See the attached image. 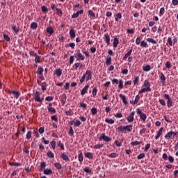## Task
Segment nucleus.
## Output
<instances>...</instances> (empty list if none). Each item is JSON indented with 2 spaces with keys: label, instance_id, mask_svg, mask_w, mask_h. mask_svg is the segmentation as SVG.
Returning a JSON list of instances; mask_svg holds the SVG:
<instances>
[{
  "label": "nucleus",
  "instance_id": "f257e3e1",
  "mask_svg": "<svg viewBox=\"0 0 178 178\" xmlns=\"http://www.w3.org/2000/svg\"><path fill=\"white\" fill-rule=\"evenodd\" d=\"M92 79V70H86V73L83 74L82 77L80 79V84H83L84 81H90V80Z\"/></svg>",
  "mask_w": 178,
  "mask_h": 178
},
{
  "label": "nucleus",
  "instance_id": "f03ea898",
  "mask_svg": "<svg viewBox=\"0 0 178 178\" xmlns=\"http://www.w3.org/2000/svg\"><path fill=\"white\" fill-rule=\"evenodd\" d=\"M143 87L145 88H143L139 90L138 94H143V92H151V83H149L148 80H145Z\"/></svg>",
  "mask_w": 178,
  "mask_h": 178
},
{
  "label": "nucleus",
  "instance_id": "7ed1b4c3",
  "mask_svg": "<svg viewBox=\"0 0 178 178\" xmlns=\"http://www.w3.org/2000/svg\"><path fill=\"white\" fill-rule=\"evenodd\" d=\"M36 73H37L38 77V79H40V80H45V78L44 77V75L42 74L44 73V68L42 67H39L38 68Z\"/></svg>",
  "mask_w": 178,
  "mask_h": 178
},
{
  "label": "nucleus",
  "instance_id": "20e7f679",
  "mask_svg": "<svg viewBox=\"0 0 178 178\" xmlns=\"http://www.w3.org/2000/svg\"><path fill=\"white\" fill-rule=\"evenodd\" d=\"M34 99L36 102H39L40 104L42 103V101H44V98H41V93L38 91L35 92Z\"/></svg>",
  "mask_w": 178,
  "mask_h": 178
},
{
  "label": "nucleus",
  "instance_id": "39448f33",
  "mask_svg": "<svg viewBox=\"0 0 178 178\" xmlns=\"http://www.w3.org/2000/svg\"><path fill=\"white\" fill-rule=\"evenodd\" d=\"M99 141H106V143H109V141H112V138L109 137V136H106V135L105 134V133L102 134L99 138Z\"/></svg>",
  "mask_w": 178,
  "mask_h": 178
},
{
  "label": "nucleus",
  "instance_id": "423d86ee",
  "mask_svg": "<svg viewBox=\"0 0 178 178\" xmlns=\"http://www.w3.org/2000/svg\"><path fill=\"white\" fill-rule=\"evenodd\" d=\"M74 55L77 60H84L86 59L84 55L80 52V49H78Z\"/></svg>",
  "mask_w": 178,
  "mask_h": 178
},
{
  "label": "nucleus",
  "instance_id": "0eeeda50",
  "mask_svg": "<svg viewBox=\"0 0 178 178\" xmlns=\"http://www.w3.org/2000/svg\"><path fill=\"white\" fill-rule=\"evenodd\" d=\"M163 97L165 99H168L167 101V106L168 108H170L173 105V102L172 101V99L170 98V95L168 94H164Z\"/></svg>",
  "mask_w": 178,
  "mask_h": 178
},
{
  "label": "nucleus",
  "instance_id": "6e6552de",
  "mask_svg": "<svg viewBox=\"0 0 178 178\" xmlns=\"http://www.w3.org/2000/svg\"><path fill=\"white\" fill-rule=\"evenodd\" d=\"M136 112L138 115H140V118L143 122H145V120H147V115L143 113V111L141 109H140L139 108H137Z\"/></svg>",
  "mask_w": 178,
  "mask_h": 178
},
{
  "label": "nucleus",
  "instance_id": "1a4fd4ad",
  "mask_svg": "<svg viewBox=\"0 0 178 178\" xmlns=\"http://www.w3.org/2000/svg\"><path fill=\"white\" fill-rule=\"evenodd\" d=\"M136 115L135 111H132L130 115L127 118V120L128 123H131L132 122H134V115Z\"/></svg>",
  "mask_w": 178,
  "mask_h": 178
},
{
  "label": "nucleus",
  "instance_id": "9d476101",
  "mask_svg": "<svg viewBox=\"0 0 178 178\" xmlns=\"http://www.w3.org/2000/svg\"><path fill=\"white\" fill-rule=\"evenodd\" d=\"M11 29L15 34H18L20 31V27L19 26V25L17 26L16 24H12Z\"/></svg>",
  "mask_w": 178,
  "mask_h": 178
},
{
  "label": "nucleus",
  "instance_id": "9b49d317",
  "mask_svg": "<svg viewBox=\"0 0 178 178\" xmlns=\"http://www.w3.org/2000/svg\"><path fill=\"white\" fill-rule=\"evenodd\" d=\"M54 76H56V77L59 78L62 76V69L57 68L54 71Z\"/></svg>",
  "mask_w": 178,
  "mask_h": 178
},
{
  "label": "nucleus",
  "instance_id": "f8f14e48",
  "mask_svg": "<svg viewBox=\"0 0 178 178\" xmlns=\"http://www.w3.org/2000/svg\"><path fill=\"white\" fill-rule=\"evenodd\" d=\"M104 38L107 45H111V36L109 35V34L105 33L104 35Z\"/></svg>",
  "mask_w": 178,
  "mask_h": 178
},
{
  "label": "nucleus",
  "instance_id": "ddd939ff",
  "mask_svg": "<svg viewBox=\"0 0 178 178\" xmlns=\"http://www.w3.org/2000/svg\"><path fill=\"white\" fill-rule=\"evenodd\" d=\"M83 13H84V10H80L72 15V19H77V17H79V15H83Z\"/></svg>",
  "mask_w": 178,
  "mask_h": 178
},
{
  "label": "nucleus",
  "instance_id": "4468645a",
  "mask_svg": "<svg viewBox=\"0 0 178 178\" xmlns=\"http://www.w3.org/2000/svg\"><path fill=\"white\" fill-rule=\"evenodd\" d=\"M165 140H170V138L173 139V131H170L165 135Z\"/></svg>",
  "mask_w": 178,
  "mask_h": 178
},
{
  "label": "nucleus",
  "instance_id": "2eb2a0df",
  "mask_svg": "<svg viewBox=\"0 0 178 178\" xmlns=\"http://www.w3.org/2000/svg\"><path fill=\"white\" fill-rule=\"evenodd\" d=\"M159 79L162 84H165L166 83V76H165V74L163 72L160 74Z\"/></svg>",
  "mask_w": 178,
  "mask_h": 178
},
{
  "label": "nucleus",
  "instance_id": "dca6fc26",
  "mask_svg": "<svg viewBox=\"0 0 178 178\" xmlns=\"http://www.w3.org/2000/svg\"><path fill=\"white\" fill-rule=\"evenodd\" d=\"M46 31L47 33H48V34H50V35H52V34L55 33V29H54V28L51 26H49L47 28Z\"/></svg>",
  "mask_w": 178,
  "mask_h": 178
},
{
  "label": "nucleus",
  "instance_id": "f3484780",
  "mask_svg": "<svg viewBox=\"0 0 178 178\" xmlns=\"http://www.w3.org/2000/svg\"><path fill=\"white\" fill-rule=\"evenodd\" d=\"M60 158H62L65 162L70 161V159H69V156L65 153H61Z\"/></svg>",
  "mask_w": 178,
  "mask_h": 178
},
{
  "label": "nucleus",
  "instance_id": "a211bd4d",
  "mask_svg": "<svg viewBox=\"0 0 178 178\" xmlns=\"http://www.w3.org/2000/svg\"><path fill=\"white\" fill-rule=\"evenodd\" d=\"M90 88V86L86 85L81 91V95L84 96L87 93V90Z\"/></svg>",
  "mask_w": 178,
  "mask_h": 178
},
{
  "label": "nucleus",
  "instance_id": "6ab92c4d",
  "mask_svg": "<svg viewBox=\"0 0 178 178\" xmlns=\"http://www.w3.org/2000/svg\"><path fill=\"white\" fill-rule=\"evenodd\" d=\"M118 45H119V38H114L113 42V48H118Z\"/></svg>",
  "mask_w": 178,
  "mask_h": 178
},
{
  "label": "nucleus",
  "instance_id": "aec40b11",
  "mask_svg": "<svg viewBox=\"0 0 178 178\" xmlns=\"http://www.w3.org/2000/svg\"><path fill=\"white\" fill-rule=\"evenodd\" d=\"M70 38H76V31L73 28H71L70 30Z\"/></svg>",
  "mask_w": 178,
  "mask_h": 178
},
{
  "label": "nucleus",
  "instance_id": "412c9836",
  "mask_svg": "<svg viewBox=\"0 0 178 178\" xmlns=\"http://www.w3.org/2000/svg\"><path fill=\"white\" fill-rule=\"evenodd\" d=\"M146 40L147 41V42H150L151 44H158V39L154 40V38H148L146 39Z\"/></svg>",
  "mask_w": 178,
  "mask_h": 178
},
{
  "label": "nucleus",
  "instance_id": "4be33fe9",
  "mask_svg": "<svg viewBox=\"0 0 178 178\" xmlns=\"http://www.w3.org/2000/svg\"><path fill=\"white\" fill-rule=\"evenodd\" d=\"M120 98H121V99L122 100V102L124 105H127V104H129V102H127V100L126 99V96L123 94H120L119 95Z\"/></svg>",
  "mask_w": 178,
  "mask_h": 178
},
{
  "label": "nucleus",
  "instance_id": "5701e85b",
  "mask_svg": "<svg viewBox=\"0 0 178 178\" xmlns=\"http://www.w3.org/2000/svg\"><path fill=\"white\" fill-rule=\"evenodd\" d=\"M66 99H67V96L66 95V94L63 93L61 95V104H62V105H65V104H66Z\"/></svg>",
  "mask_w": 178,
  "mask_h": 178
},
{
  "label": "nucleus",
  "instance_id": "b1692460",
  "mask_svg": "<svg viewBox=\"0 0 178 178\" xmlns=\"http://www.w3.org/2000/svg\"><path fill=\"white\" fill-rule=\"evenodd\" d=\"M163 131V127H161L159 129V130L157 131V134L155 136V140H158L161 136H162V132Z\"/></svg>",
  "mask_w": 178,
  "mask_h": 178
},
{
  "label": "nucleus",
  "instance_id": "393cba45",
  "mask_svg": "<svg viewBox=\"0 0 178 178\" xmlns=\"http://www.w3.org/2000/svg\"><path fill=\"white\" fill-rule=\"evenodd\" d=\"M124 131H133V125L130 124V125H126L124 126Z\"/></svg>",
  "mask_w": 178,
  "mask_h": 178
},
{
  "label": "nucleus",
  "instance_id": "a878e982",
  "mask_svg": "<svg viewBox=\"0 0 178 178\" xmlns=\"http://www.w3.org/2000/svg\"><path fill=\"white\" fill-rule=\"evenodd\" d=\"M84 156L88 158V159H92L94 158V154L91 152H86L84 154Z\"/></svg>",
  "mask_w": 178,
  "mask_h": 178
},
{
  "label": "nucleus",
  "instance_id": "bb28decb",
  "mask_svg": "<svg viewBox=\"0 0 178 178\" xmlns=\"http://www.w3.org/2000/svg\"><path fill=\"white\" fill-rule=\"evenodd\" d=\"M41 90L42 91H47V88L48 87V85L47 84V82L44 81L41 83Z\"/></svg>",
  "mask_w": 178,
  "mask_h": 178
},
{
  "label": "nucleus",
  "instance_id": "cd10ccee",
  "mask_svg": "<svg viewBox=\"0 0 178 178\" xmlns=\"http://www.w3.org/2000/svg\"><path fill=\"white\" fill-rule=\"evenodd\" d=\"M90 113H91V115L92 116H95V115H97L98 113V110L97 109V108L95 107H92L91 109H90Z\"/></svg>",
  "mask_w": 178,
  "mask_h": 178
},
{
  "label": "nucleus",
  "instance_id": "c85d7f7f",
  "mask_svg": "<svg viewBox=\"0 0 178 178\" xmlns=\"http://www.w3.org/2000/svg\"><path fill=\"white\" fill-rule=\"evenodd\" d=\"M11 92L15 95L14 97L16 99H19V97H20V92L19 91L13 90Z\"/></svg>",
  "mask_w": 178,
  "mask_h": 178
},
{
  "label": "nucleus",
  "instance_id": "c756f323",
  "mask_svg": "<svg viewBox=\"0 0 178 178\" xmlns=\"http://www.w3.org/2000/svg\"><path fill=\"white\" fill-rule=\"evenodd\" d=\"M52 173L54 172H52V170L51 168L49 169L47 168L44 170V174L47 175V176L49 175H52Z\"/></svg>",
  "mask_w": 178,
  "mask_h": 178
},
{
  "label": "nucleus",
  "instance_id": "7c9ffc66",
  "mask_svg": "<svg viewBox=\"0 0 178 178\" xmlns=\"http://www.w3.org/2000/svg\"><path fill=\"white\" fill-rule=\"evenodd\" d=\"M106 65H107V66L112 65V57L109 56L107 57V59L106 60Z\"/></svg>",
  "mask_w": 178,
  "mask_h": 178
},
{
  "label": "nucleus",
  "instance_id": "2f4dec72",
  "mask_svg": "<svg viewBox=\"0 0 178 178\" xmlns=\"http://www.w3.org/2000/svg\"><path fill=\"white\" fill-rule=\"evenodd\" d=\"M57 145H58V147H60V149H61L62 151H63V150L65 149V145H63V143H62V141L58 140V141L57 142Z\"/></svg>",
  "mask_w": 178,
  "mask_h": 178
},
{
  "label": "nucleus",
  "instance_id": "473e14b6",
  "mask_svg": "<svg viewBox=\"0 0 178 178\" xmlns=\"http://www.w3.org/2000/svg\"><path fill=\"white\" fill-rule=\"evenodd\" d=\"M139 83H140V76H135L134 80V86H138Z\"/></svg>",
  "mask_w": 178,
  "mask_h": 178
},
{
  "label": "nucleus",
  "instance_id": "72a5a7b5",
  "mask_svg": "<svg viewBox=\"0 0 178 178\" xmlns=\"http://www.w3.org/2000/svg\"><path fill=\"white\" fill-rule=\"evenodd\" d=\"M120 19H122V13H118L115 15V22H118Z\"/></svg>",
  "mask_w": 178,
  "mask_h": 178
},
{
  "label": "nucleus",
  "instance_id": "f704fd0d",
  "mask_svg": "<svg viewBox=\"0 0 178 178\" xmlns=\"http://www.w3.org/2000/svg\"><path fill=\"white\" fill-rule=\"evenodd\" d=\"M164 14H165V7H161L159 10V15L160 17H162L163 16Z\"/></svg>",
  "mask_w": 178,
  "mask_h": 178
},
{
  "label": "nucleus",
  "instance_id": "c9c22d12",
  "mask_svg": "<svg viewBox=\"0 0 178 178\" xmlns=\"http://www.w3.org/2000/svg\"><path fill=\"white\" fill-rule=\"evenodd\" d=\"M37 27H38V24L36 22L31 23V29H32V30H37Z\"/></svg>",
  "mask_w": 178,
  "mask_h": 178
},
{
  "label": "nucleus",
  "instance_id": "e433bc0d",
  "mask_svg": "<svg viewBox=\"0 0 178 178\" xmlns=\"http://www.w3.org/2000/svg\"><path fill=\"white\" fill-rule=\"evenodd\" d=\"M78 159L79 161L80 162V163H81V162H83V159H84V156H83V153L80 152L79 156H78Z\"/></svg>",
  "mask_w": 178,
  "mask_h": 178
},
{
  "label": "nucleus",
  "instance_id": "4c0bfd02",
  "mask_svg": "<svg viewBox=\"0 0 178 178\" xmlns=\"http://www.w3.org/2000/svg\"><path fill=\"white\" fill-rule=\"evenodd\" d=\"M168 42L170 45V47H173V40H172V36H169L168 38Z\"/></svg>",
  "mask_w": 178,
  "mask_h": 178
},
{
  "label": "nucleus",
  "instance_id": "58836bf2",
  "mask_svg": "<svg viewBox=\"0 0 178 178\" xmlns=\"http://www.w3.org/2000/svg\"><path fill=\"white\" fill-rule=\"evenodd\" d=\"M143 70L144 72H149L151 70V65H147L143 67Z\"/></svg>",
  "mask_w": 178,
  "mask_h": 178
},
{
  "label": "nucleus",
  "instance_id": "ea45409f",
  "mask_svg": "<svg viewBox=\"0 0 178 178\" xmlns=\"http://www.w3.org/2000/svg\"><path fill=\"white\" fill-rule=\"evenodd\" d=\"M9 165L10 166H22V164H20V163H16V162H10Z\"/></svg>",
  "mask_w": 178,
  "mask_h": 178
},
{
  "label": "nucleus",
  "instance_id": "a19ab883",
  "mask_svg": "<svg viewBox=\"0 0 178 178\" xmlns=\"http://www.w3.org/2000/svg\"><path fill=\"white\" fill-rule=\"evenodd\" d=\"M54 166L58 170H60V169H62V165L60 163H54Z\"/></svg>",
  "mask_w": 178,
  "mask_h": 178
},
{
  "label": "nucleus",
  "instance_id": "79ce46f5",
  "mask_svg": "<svg viewBox=\"0 0 178 178\" xmlns=\"http://www.w3.org/2000/svg\"><path fill=\"white\" fill-rule=\"evenodd\" d=\"M47 156H48L49 158H55V155L54 154V153H53L52 151H51V150H49V151L47 152Z\"/></svg>",
  "mask_w": 178,
  "mask_h": 178
},
{
  "label": "nucleus",
  "instance_id": "37998d69",
  "mask_svg": "<svg viewBox=\"0 0 178 178\" xmlns=\"http://www.w3.org/2000/svg\"><path fill=\"white\" fill-rule=\"evenodd\" d=\"M140 47H143V48H147L148 44H147V42H145V40H143V41L140 42Z\"/></svg>",
  "mask_w": 178,
  "mask_h": 178
},
{
  "label": "nucleus",
  "instance_id": "c03bdc74",
  "mask_svg": "<svg viewBox=\"0 0 178 178\" xmlns=\"http://www.w3.org/2000/svg\"><path fill=\"white\" fill-rule=\"evenodd\" d=\"M74 124L75 127H80V126H81V122L79 120H76Z\"/></svg>",
  "mask_w": 178,
  "mask_h": 178
},
{
  "label": "nucleus",
  "instance_id": "a18cd8bd",
  "mask_svg": "<svg viewBox=\"0 0 178 178\" xmlns=\"http://www.w3.org/2000/svg\"><path fill=\"white\" fill-rule=\"evenodd\" d=\"M42 9V12H43V13H48V7L45 6H42L41 7Z\"/></svg>",
  "mask_w": 178,
  "mask_h": 178
},
{
  "label": "nucleus",
  "instance_id": "49530a36",
  "mask_svg": "<svg viewBox=\"0 0 178 178\" xmlns=\"http://www.w3.org/2000/svg\"><path fill=\"white\" fill-rule=\"evenodd\" d=\"M108 156L109 157V158H118V156H119V154H117V153H111V154H110L109 155H108Z\"/></svg>",
  "mask_w": 178,
  "mask_h": 178
},
{
  "label": "nucleus",
  "instance_id": "de8ad7c7",
  "mask_svg": "<svg viewBox=\"0 0 178 178\" xmlns=\"http://www.w3.org/2000/svg\"><path fill=\"white\" fill-rule=\"evenodd\" d=\"M56 10L57 15L58 16H63V12L62 11V9H60V8H56Z\"/></svg>",
  "mask_w": 178,
  "mask_h": 178
},
{
  "label": "nucleus",
  "instance_id": "09e8293b",
  "mask_svg": "<svg viewBox=\"0 0 178 178\" xmlns=\"http://www.w3.org/2000/svg\"><path fill=\"white\" fill-rule=\"evenodd\" d=\"M105 122L106 123H108L109 124H113V123H115V120L112 119H108V118L105 120Z\"/></svg>",
  "mask_w": 178,
  "mask_h": 178
},
{
  "label": "nucleus",
  "instance_id": "8fccbe9b",
  "mask_svg": "<svg viewBox=\"0 0 178 178\" xmlns=\"http://www.w3.org/2000/svg\"><path fill=\"white\" fill-rule=\"evenodd\" d=\"M47 109H48L49 112H51V113H56V110L55 109V108L47 107Z\"/></svg>",
  "mask_w": 178,
  "mask_h": 178
},
{
  "label": "nucleus",
  "instance_id": "3c124183",
  "mask_svg": "<svg viewBox=\"0 0 178 178\" xmlns=\"http://www.w3.org/2000/svg\"><path fill=\"white\" fill-rule=\"evenodd\" d=\"M118 131H121V133H127L126 131H124V126H120L118 127Z\"/></svg>",
  "mask_w": 178,
  "mask_h": 178
},
{
  "label": "nucleus",
  "instance_id": "603ef678",
  "mask_svg": "<svg viewBox=\"0 0 178 178\" xmlns=\"http://www.w3.org/2000/svg\"><path fill=\"white\" fill-rule=\"evenodd\" d=\"M165 67H167V69H172V63H170V61H167L165 63Z\"/></svg>",
  "mask_w": 178,
  "mask_h": 178
},
{
  "label": "nucleus",
  "instance_id": "864d4df0",
  "mask_svg": "<svg viewBox=\"0 0 178 178\" xmlns=\"http://www.w3.org/2000/svg\"><path fill=\"white\" fill-rule=\"evenodd\" d=\"M131 145H133V147H136L137 145H140V144H141V142L136 140V141L131 142Z\"/></svg>",
  "mask_w": 178,
  "mask_h": 178
},
{
  "label": "nucleus",
  "instance_id": "5fc2aeb1",
  "mask_svg": "<svg viewBox=\"0 0 178 178\" xmlns=\"http://www.w3.org/2000/svg\"><path fill=\"white\" fill-rule=\"evenodd\" d=\"M3 38L4 40H6V41H7L8 42H9V41H10V38L9 37V35H8L6 33H3Z\"/></svg>",
  "mask_w": 178,
  "mask_h": 178
},
{
  "label": "nucleus",
  "instance_id": "6e6d98bb",
  "mask_svg": "<svg viewBox=\"0 0 178 178\" xmlns=\"http://www.w3.org/2000/svg\"><path fill=\"white\" fill-rule=\"evenodd\" d=\"M67 47H70V48H72V49H74L75 47H76V44L71 42L67 44Z\"/></svg>",
  "mask_w": 178,
  "mask_h": 178
},
{
  "label": "nucleus",
  "instance_id": "4d7b16f0",
  "mask_svg": "<svg viewBox=\"0 0 178 178\" xmlns=\"http://www.w3.org/2000/svg\"><path fill=\"white\" fill-rule=\"evenodd\" d=\"M83 170H84V172H86V173H89V174L92 173V170H91L88 167H86L83 169Z\"/></svg>",
  "mask_w": 178,
  "mask_h": 178
},
{
  "label": "nucleus",
  "instance_id": "13d9d810",
  "mask_svg": "<svg viewBox=\"0 0 178 178\" xmlns=\"http://www.w3.org/2000/svg\"><path fill=\"white\" fill-rule=\"evenodd\" d=\"M102 147H104V144H99V145H95L93 148H95V149H99V148H102Z\"/></svg>",
  "mask_w": 178,
  "mask_h": 178
},
{
  "label": "nucleus",
  "instance_id": "bf43d9fd",
  "mask_svg": "<svg viewBox=\"0 0 178 178\" xmlns=\"http://www.w3.org/2000/svg\"><path fill=\"white\" fill-rule=\"evenodd\" d=\"M97 92H98V88L95 87L92 90V95H93V97H95L97 95Z\"/></svg>",
  "mask_w": 178,
  "mask_h": 178
},
{
  "label": "nucleus",
  "instance_id": "052dcab7",
  "mask_svg": "<svg viewBox=\"0 0 178 178\" xmlns=\"http://www.w3.org/2000/svg\"><path fill=\"white\" fill-rule=\"evenodd\" d=\"M118 88H120L122 90L123 88V80L120 79V82H118Z\"/></svg>",
  "mask_w": 178,
  "mask_h": 178
},
{
  "label": "nucleus",
  "instance_id": "680f3d73",
  "mask_svg": "<svg viewBox=\"0 0 178 178\" xmlns=\"http://www.w3.org/2000/svg\"><path fill=\"white\" fill-rule=\"evenodd\" d=\"M88 13L92 17H93V19H95V13H94V11H92V10H89Z\"/></svg>",
  "mask_w": 178,
  "mask_h": 178
},
{
  "label": "nucleus",
  "instance_id": "e2e57ef3",
  "mask_svg": "<svg viewBox=\"0 0 178 178\" xmlns=\"http://www.w3.org/2000/svg\"><path fill=\"white\" fill-rule=\"evenodd\" d=\"M45 101H47L48 102H51V101H54V97L51 96H48L45 98Z\"/></svg>",
  "mask_w": 178,
  "mask_h": 178
},
{
  "label": "nucleus",
  "instance_id": "0e129e2a",
  "mask_svg": "<svg viewBox=\"0 0 178 178\" xmlns=\"http://www.w3.org/2000/svg\"><path fill=\"white\" fill-rule=\"evenodd\" d=\"M31 131H29L26 134V139L27 140H30V138H31Z\"/></svg>",
  "mask_w": 178,
  "mask_h": 178
},
{
  "label": "nucleus",
  "instance_id": "69168bd1",
  "mask_svg": "<svg viewBox=\"0 0 178 178\" xmlns=\"http://www.w3.org/2000/svg\"><path fill=\"white\" fill-rule=\"evenodd\" d=\"M159 104L162 105V106H165L166 105V102H165V100L160 99L159 100Z\"/></svg>",
  "mask_w": 178,
  "mask_h": 178
},
{
  "label": "nucleus",
  "instance_id": "338daca9",
  "mask_svg": "<svg viewBox=\"0 0 178 178\" xmlns=\"http://www.w3.org/2000/svg\"><path fill=\"white\" fill-rule=\"evenodd\" d=\"M145 156V153H142V154H140L138 156V159L140 160V159H143V158H144Z\"/></svg>",
  "mask_w": 178,
  "mask_h": 178
},
{
  "label": "nucleus",
  "instance_id": "774afa93",
  "mask_svg": "<svg viewBox=\"0 0 178 178\" xmlns=\"http://www.w3.org/2000/svg\"><path fill=\"white\" fill-rule=\"evenodd\" d=\"M51 120H54V122H58V116H56V115H52L51 117Z\"/></svg>",
  "mask_w": 178,
  "mask_h": 178
}]
</instances>
